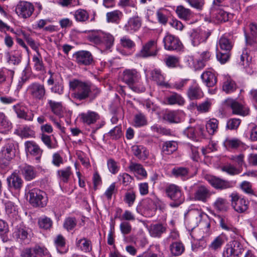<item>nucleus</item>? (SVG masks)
<instances>
[{
  "instance_id": "11",
  "label": "nucleus",
  "mask_w": 257,
  "mask_h": 257,
  "mask_svg": "<svg viewBox=\"0 0 257 257\" xmlns=\"http://www.w3.org/2000/svg\"><path fill=\"white\" fill-rule=\"evenodd\" d=\"M163 43L165 49L167 50L180 51L182 49V44L179 38L171 34L164 37Z\"/></svg>"
},
{
  "instance_id": "22",
  "label": "nucleus",
  "mask_w": 257,
  "mask_h": 257,
  "mask_svg": "<svg viewBox=\"0 0 257 257\" xmlns=\"http://www.w3.org/2000/svg\"><path fill=\"white\" fill-rule=\"evenodd\" d=\"M227 104L232 109L233 114L244 116L248 113V109L245 108L237 101L233 100H228Z\"/></svg>"
},
{
  "instance_id": "8",
  "label": "nucleus",
  "mask_w": 257,
  "mask_h": 257,
  "mask_svg": "<svg viewBox=\"0 0 257 257\" xmlns=\"http://www.w3.org/2000/svg\"><path fill=\"white\" fill-rule=\"evenodd\" d=\"M229 197L231 198L230 202L233 208L238 213H242L247 210L249 202L244 198H242L235 192L232 193Z\"/></svg>"
},
{
  "instance_id": "23",
  "label": "nucleus",
  "mask_w": 257,
  "mask_h": 257,
  "mask_svg": "<svg viewBox=\"0 0 257 257\" xmlns=\"http://www.w3.org/2000/svg\"><path fill=\"white\" fill-rule=\"evenodd\" d=\"M20 172L26 181H31L34 179L37 174L34 167L27 164L21 167Z\"/></svg>"
},
{
  "instance_id": "50",
  "label": "nucleus",
  "mask_w": 257,
  "mask_h": 257,
  "mask_svg": "<svg viewBox=\"0 0 257 257\" xmlns=\"http://www.w3.org/2000/svg\"><path fill=\"white\" fill-rule=\"evenodd\" d=\"M106 137H109L112 140H117L122 136L121 127L120 126H116L111 130L107 134H105Z\"/></svg>"
},
{
  "instance_id": "31",
  "label": "nucleus",
  "mask_w": 257,
  "mask_h": 257,
  "mask_svg": "<svg viewBox=\"0 0 257 257\" xmlns=\"http://www.w3.org/2000/svg\"><path fill=\"white\" fill-rule=\"evenodd\" d=\"M237 88V85L230 77H225L222 85L223 90L227 93L234 91Z\"/></svg>"
},
{
  "instance_id": "58",
  "label": "nucleus",
  "mask_w": 257,
  "mask_h": 257,
  "mask_svg": "<svg viewBox=\"0 0 257 257\" xmlns=\"http://www.w3.org/2000/svg\"><path fill=\"white\" fill-rule=\"evenodd\" d=\"M214 19L216 23L225 22L228 20V14L224 11L220 10L215 14Z\"/></svg>"
},
{
  "instance_id": "5",
  "label": "nucleus",
  "mask_w": 257,
  "mask_h": 257,
  "mask_svg": "<svg viewBox=\"0 0 257 257\" xmlns=\"http://www.w3.org/2000/svg\"><path fill=\"white\" fill-rule=\"evenodd\" d=\"M29 201L34 207H44L47 203L46 194L37 188L30 190L28 192Z\"/></svg>"
},
{
  "instance_id": "29",
  "label": "nucleus",
  "mask_w": 257,
  "mask_h": 257,
  "mask_svg": "<svg viewBox=\"0 0 257 257\" xmlns=\"http://www.w3.org/2000/svg\"><path fill=\"white\" fill-rule=\"evenodd\" d=\"M76 245L80 250L84 252H89L92 250L91 241L85 237L79 239H76Z\"/></svg>"
},
{
  "instance_id": "14",
  "label": "nucleus",
  "mask_w": 257,
  "mask_h": 257,
  "mask_svg": "<svg viewBox=\"0 0 257 257\" xmlns=\"http://www.w3.org/2000/svg\"><path fill=\"white\" fill-rule=\"evenodd\" d=\"M205 179L212 187L217 189L223 190L232 186L230 182L214 176H206Z\"/></svg>"
},
{
  "instance_id": "16",
  "label": "nucleus",
  "mask_w": 257,
  "mask_h": 257,
  "mask_svg": "<svg viewBox=\"0 0 257 257\" xmlns=\"http://www.w3.org/2000/svg\"><path fill=\"white\" fill-rule=\"evenodd\" d=\"M210 190L203 185L199 186L196 189L194 195V199L196 201L206 202L211 196Z\"/></svg>"
},
{
  "instance_id": "39",
  "label": "nucleus",
  "mask_w": 257,
  "mask_h": 257,
  "mask_svg": "<svg viewBox=\"0 0 257 257\" xmlns=\"http://www.w3.org/2000/svg\"><path fill=\"white\" fill-rule=\"evenodd\" d=\"M166 231V227L162 224H156L150 226V233L153 237H160Z\"/></svg>"
},
{
  "instance_id": "6",
  "label": "nucleus",
  "mask_w": 257,
  "mask_h": 257,
  "mask_svg": "<svg viewBox=\"0 0 257 257\" xmlns=\"http://www.w3.org/2000/svg\"><path fill=\"white\" fill-rule=\"evenodd\" d=\"M27 91L30 97L36 100H43L46 95V89L43 84L35 82L30 84Z\"/></svg>"
},
{
  "instance_id": "54",
  "label": "nucleus",
  "mask_w": 257,
  "mask_h": 257,
  "mask_svg": "<svg viewBox=\"0 0 257 257\" xmlns=\"http://www.w3.org/2000/svg\"><path fill=\"white\" fill-rule=\"evenodd\" d=\"M102 36L103 37L102 45H104L107 49L110 48L113 45L114 40L113 36L110 34L103 32Z\"/></svg>"
},
{
  "instance_id": "45",
  "label": "nucleus",
  "mask_w": 257,
  "mask_h": 257,
  "mask_svg": "<svg viewBox=\"0 0 257 257\" xmlns=\"http://www.w3.org/2000/svg\"><path fill=\"white\" fill-rule=\"evenodd\" d=\"M151 77L153 80L159 85H165L164 77L160 70L155 69L151 72Z\"/></svg>"
},
{
  "instance_id": "41",
  "label": "nucleus",
  "mask_w": 257,
  "mask_h": 257,
  "mask_svg": "<svg viewBox=\"0 0 257 257\" xmlns=\"http://www.w3.org/2000/svg\"><path fill=\"white\" fill-rule=\"evenodd\" d=\"M74 16L76 21L79 22H86L89 18V13L86 10L81 9L76 10Z\"/></svg>"
},
{
  "instance_id": "24",
  "label": "nucleus",
  "mask_w": 257,
  "mask_h": 257,
  "mask_svg": "<svg viewBox=\"0 0 257 257\" xmlns=\"http://www.w3.org/2000/svg\"><path fill=\"white\" fill-rule=\"evenodd\" d=\"M200 234L195 235V239L192 243V250L193 251H197L199 249H202L205 247L206 245V241L204 239L205 237L204 233H203L201 231H199Z\"/></svg>"
},
{
  "instance_id": "37",
  "label": "nucleus",
  "mask_w": 257,
  "mask_h": 257,
  "mask_svg": "<svg viewBox=\"0 0 257 257\" xmlns=\"http://www.w3.org/2000/svg\"><path fill=\"white\" fill-rule=\"evenodd\" d=\"M128 169L131 172L141 175L142 177H146L147 173L142 165L140 164L135 163L131 162L130 163Z\"/></svg>"
},
{
  "instance_id": "63",
  "label": "nucleus",
  "mask_w": 257,
  "mask_h": 257,
  "mask_svg": "<svg viewBox=\"0 0 257 257\" xmlns=\"http://www.w3.org/2000/svg\"><path fill=\"white\" fill-rule=\"evenodd\" d=\"M211 104L212 103L210 100H206L198 105L197 111L201 113L208 112Z\"/></svg>"
},
{
  "instance_id": "44",
  "label": "nucleus",
  "mask_w": 257,
  "mask_h": 257,
  "mask_svg": "<svg viewBox=\"0 0 257 257\" xmlns=\"http://www.w3.org/2000/svg\"><path fill=\"white\" fill-rule=\"evenodd\" d=\"M224 243V238L222 235L217 236L209 245V248L212 250H217L221 248Z\"/></svg>"
},
{
  "instance_id": "34",
  "label": "nucleus",
  "mask_w": 257,
  "mask_h": 257,
  "mask_svg": "<svg viewBox=\"0 0 257 257\" xmlns=\"http://www.w3.org/2000/svg\"><path fill=\"white\" fill-rule=\"evenodd\" d=\"M178 148V144L175 141H167L162 146V152L166 155L172 154Z\"/></svg>"
},
{
  "instance_id": "49",
  "label": "nucleus",
  "mask_w": 257,
  "mask_h": 257,
  "mask_svg": "<svg viewBox=\"0 0 257 257\" xmlns=\"http://www.w3.org/2000/svg\"><path fill=\"white\" fill-rule=\"evenodd\" d=\"M33 61L34 62V67L36 70L42 72L44 71L45 67L39 53H38L37 55L33 56Z\"/></svg>"
},
{
  "instance_id": "57",
  "label": "nucleus",
  "mask_w": 257,
  "mask_h": 257,
  "mask_svg": "<svg viewBox=\"0 0 257 257\" xmlns=\"http://www.w3.org/2000/svg\"><path fill=\"white\" fill-rule=\"evenodd\" d=\"M195 131V126H189L184 130V134L190 139L198 141V135L196 134Z\"/></svg>"
},
{
  "instance_id": "33",
  "label": "nucleus",
  "mask_w": 257,
  "mask_h": 257,
  "mask_svg": "<svg viewBox=\"0 0 257 257\" xmlns=\"http://www.w3.org/2000/svg\"><path fill=\"white\" fill-rule=\"evenodd\" d=\"M218 45L221 50L229 52L232 48L233 44L230 40L223 35L220 38Z\"/></svg>"
},
{
  "instance_id": "59",
  "label": "nucleus",
  "mask_w": 257,
  "mask_h": 257,
  "mask_svg": "<svg viewBox=\"0 0 257 257\" xmlns=\"http://www.w3.org/2000/svg\"><path fill=\"white\" fill-rule=\"evenodd\" d=\"M77 223V220L75 217H69L65 219L63 226L67 231H70L74 228Z\"/></svg>"
},
{
  "instance_id": "15",
  "label": "nucleus",
  "mask_w": 257,
  "mask_h": 257,
  "mask_svg": "<svg viewBox=\"0 0 257 257\" xmlns=\"http://www.w3.org/2000/svg\"><path fill=\"white\" fill-rule=\"evenodd\" d=\"M142 26V20L138 16L130 18L124 25L123 30L126 32L133 34L138 31Z\"/></svg>"
},
{
  "instance_id": "17",
  "label": "nucleus",
  "mask_w": 257,
  "mask_h": 257,
  "mask_svg": "<svg viewBox=\"0 0 257 257\" xmlns=\"http://www.w3.org/2000/svg\"><path fill=\"white\" fill-rule=\"evenodd\" d=\"M79 117L82 123L90 125L95 123L100 118L99 115L95 111L88 110L79 114Z\"/></svg>"
},
{
  "instance_id": "28",
  "label": "nucleus",
  "mask_w": 257,
  "mask_h": 257,
  "mask_svg": "<svg viewBox=\"0 0 257 257\" xmlns=\"http://www.w3.org/2000/svg\"><path fill=\"white\" fill-rule=\"evenodd\" d=\"M169 248L171 254L175 256L181 255L185 250L183 244L180 241H175L171 242Z\"/></svg>"
},
{
  "instance_id": "21",
  "label": "nucleus",
  "mask_w": 257,
  "mask_h": 257,
  "mask_svg": "<svg viewBox=\"0 0 257 257\" xmlns=\"http://www.w3.org/2000/svg\"><path fill=\"white\" fill-rule=\"evenodd\" d=\"M163 103L167 105H183L185 103L184 98L179 94L173 92L171 95L165 97Z\"/></svg>"
},
{
  "instance_id": "62",
  "label": "nucleus",
  "mask_w": 257,
  "mask_h": 257,
  "mask_svg": "<svg viewBox=\"0 0 257 257\" xmlns=\"http://www.w3.org/2000/svg\"><path fill=\"white\" fill-rule=\"evenodd\" d=\"M41 139L43 143L49 149H54L57 147V145L52 142L51 137L45 134H42Z\"/></svg>"
},
{
  "instance_id": "18",
  "label": "nucleus",
  "mask_w": 257,
  "mask_h": 257,
  "mask_svg": "<svg viewBox=\"0 0 257 257\" xmlns=\"http://www.w3.org/2000/svg\"><path fill=\"white\" fill-rule=\"evenodd\" d=\"M9 187L16 191H20L23 184L22 179L17 173H13L7 179Z\"/></svg>"
},
{
  "instance_id": "27",
  "label": "nucleus",
  "mask_w": 257,
  "mask_h": 257,
  "mask_svg": "<svg viewBox=\"0 0 257 257\" xmlns=\"http://www.w3.org/2000/svg\"><path fill=\"white\" fill-rule=\"evenodd\" d=\"M134 155L140 160H146L149 154V151L143 146L136 145L132 147Z\"/></svg>"
},
{
  "instance_id": "60",
  "label": "nucleus",
  "mask_w": 257,
  "mask_h": 257,
  "mask_svg": "<svg viewBox=\"0 0 257 257\" xmlns=\"http://www.w3.org/2000/svg\"><path fill=\"white\" fill-rule=\"evenodd\" d=\"M38 224L40 227L48 229L52 227V221L50 218L44 217L39 219Z\"/></svg>"
},
{
  "instance_id": "42",
  "label": "nucleus",
  "mask_w": 257,
  "mask_h": 257,
  "mask_svg": "<svg viewBox=\"0 0 257 257\" xmlns=\"http://www.w3.org/2000/svg\"><path fill=\"white\" fill-rule=\"evenodd\" d=\"M218 121L215 118H211L207 121L206 128L209 135H213L218 129Z\"/></svg>"
},
{
  "instance_id": "36",
  "label": "nucleus",
  "mask_w": 257,
  "mask_h": 257,
  "mask_svg": "<svg viewBox=\"0 0 257 257\" xmlns=\"http://www.w3.org/2000/svg\"><path fill=\"white\" fill-rule=\"evenodd\" d=\"M122 13L119 10H115L106 13V20L108 23H118L121 17Z\"/></svg>"
},
{
  "instance_id": "64",
  "label": "nucleus",
  "mask_w": 257,
  "mask_h": 257,
  "mask_svg": "<svg viewBox=\"0 0 257 257\" xmlns=\"http://www.w3.org/2000/svg\"><path fill=\"white\" fill-rule=\"evenodd\" d=\"M232 246H228L226 248L225 251L224 252V255L226 257H239V254L240 251L238 250Z\"/></svg>"
},
{
  "instance_id": "9",
  "label": "nucleus",
  "mask_w": 257,
  "mask_h": 257,
  "mask_svg": "<svg viewBox=\"0 0 257 257\" xmlns=\"http://www.w3.org/2000/svg\"><path fill=\"white\" fill-rule=\"evenodd\" d=\"M158 51L157 41L152 40L143 46L142 49L137 54V56L140 58L155 56L157 55Z\"/></svg>"
},
{
  "instance_id": "46",
  "label": "nucleus",
  "mask_w": 257,
  "mask_h": 257,
  "mask_svg": "<svg viewBox=\"0 0 257 257\" xmlns=\"http://www.w3.org/2000/svg\"><path fill=\"white\" fill-rule=\"evenodd\" d=\"M11 128V123L8 121L4 113L0 112V132L4 133Z\"/></svg>"
},
{
  "instance_id": "40",
  "label": "nucleus",
  "mask_w": 257,
  "mask_h": 257,
  "mask_svg": "<svg viewBox=\"0 0 257 257\" xmlns=\"http://www.w3.org/2000/svg\"><path fill=\"white\" fill-rule=\"evenodd\" d=\"M71 169L70 167L59 170L57 171L59 179L64 183H67L72 175Z\"/></svg>"
},
{
  "instance_id": "4",
  "label": "nucleus",
  "mask_w": 257,
  "mask_h": 257,
  "mask_svg": "<svg viewBox=\"0 0 257 257\" xmlns=\"http://www.w3.org/2000/svg\"><path fill=\"white\" fill-rule=\"evenodd\" d=\"M165 193L173 202L170 203L172 207H177L183 203L185 197L181 187L174 184H168L165 188Z\"/></svg>"
},
{
  "instance_id": "7",
  "label": "nucleus",
  "mask_w": 257,
  "mask_h": 257,
  "mask_svg": "<svg viewBox=\"0 0 257 257\" xmlns=\"http://www.w3.org/2000/svg\"><path fill=\"white\" fill-rule=\"evenodd\" d=\"M50 75V77L47 80L48 85H52L50 88L51 92L61 95L64 93V83L62 78L59 74L52 73L51 71H49Z\"/></svg>"
},
{
  "instance_id": "53",
  "label": "nucleus",
  "mask_w": 257,
  "mask_h": 257,
  "mask_svg": "<svg viewBox=\"0 0 257 257\" xmlns=\"http://www.w3.org/2000/svg\"><path fill=\"white\" fill-rule=\"evenodd\" d=\"M194 216L197 219V223H198V222L201 223L202 224L205 223V229H206V231H207L209 228L210 227V223L208 221H202V219L205 220V218H207V215L206 214L197 210L195 211Z\"/></svg>"
},
{
  "instance_id": "19",
  "label": "nucleus",
  "mask_w": 257,
  "mask_h": 257,
  "mask_svg": "<svg viewBox=\"0 0 257 257\" xmlns=\"http://www.w3.org/2000/svg\"><path fill=\"white\" fill-rule=\"evenodd\" d=\"M187 95L190 100H196L203 97L204 93L199 84L195 82L189 86Z\"/></svg>"
},
{
  "instance_id": "25",
  "label": "nucleus",
  "mask_w": 257,
  "mask_h": 257,
  "mask_svg": "<svg viewBox=\"0 0 257 257\" xmlns=\"http://www.w3.org/2000/svg\"><path fill=\"white\" fill-rule=\"evenodd\" d=\"M54 242L58 252L62 254L67 252L68 247L66 246L65 238L61 234L58 235Z\"/></svg>"
},
{
  "instance_id": "56",
  "label": "nucleus",
  "mask_w": 257,
  "mask_h": 257,
  "mask_svg": "<svg viewBox=\"0 0 257 257\" xmlns=\"http://www.w3.org/2000/svg\"><path fill=\"white\" fill-rule=\"evenodd\" d=\"M221 170L230 175H237L241 172L240 169L234 167L230 164L223 166L221 168Z\"/></svg>"
},
{
  "instance_id": "30",
  "label": "nucleus",
  "mask_w": 257,
  "mask_h": 257,
  "mask_svg": "<svg viewBox=\"0 0 257 257\" xmlns=\"http://www.w3.org/2000/svg\"><path fill=\"white\" fill-rule=\"evenodd\" d=\"M47 104L49 109L54 114L57 115L61 114L63 111V106L61 102L48 99Z\"/></svg>"
},
{
  "instance_id": "47",
  "label": "nucleus",
  "mask_w": 257,
  "mask_h": 257,
  "mask_svg": "<svg viewBox=\"0 0 257 257\" xmlns=\"http://www.w3.org/2000/svg\"><path fill=\"white\" fill-rule=\"evenodd\" d=\"M136 199V192L133 190H128L124 194L123 201L129 207H131L134 204Z\"/></svg>"
},
{
  "instance_id": "38",
  "label": "nucleus",
  "mask_w": 257,
  "mask_h": 257,
  "mask_svg": "<svg viewBox=\"0 0 257 257\" xmlns=\"http://www.w3.org/2000/svg\"><path fill=\"white\" fill-rule=\"evenodd\" d=\"M176 13L179 18L185 20H189L191 17L190 10L184 8L182 6H179L177 7Z\"/></svg>"
},
{
  "instance_id": "1",
  "label": "nucleus",
  "mask_w": 257,
  "mask_h": 257,
  "mask_svg": "<svg viewBox=\"0 0 257 257\" xmlns=\"http://www.w3.org/2000/svg\"><path fill=\"white\" fill-rule=\"evenodd\" d=\"M70 90L72 92L71 96L79 101L89 99H94L100 93V89L93 85L89 81H83L78 79H73L69 82Z\"/></svg>"
},
{
  "instance_id": "13",
  "label": "nucleus",
  "mask_w": 257,
  "mask_h": 257,
  "mask_svg": "<svg viewBox=\"0 0 257 257\" xmlns=\"http://www.w3.org/2000/svg\"><path fill=\"white\" fill-rule=\"evenodd\" d=\"M25 151L27 155H30L35 157L36 160L39 162L43 150L41 149L39 145L34 141H27L25 143Z\"/></svg>"
},
{
  "instance_id": "48",
  "label": "nucleus",
  "mask_w": 257,
  "mask_h": 257,
  "mask_svg": "<svg viewBox=\"0 0 257 257\" xmlns=\"http://www.w3.org/2000/svg\"><path fill=\"white\" fill-rule=\"evenodd\" d=\"M214 207L219 211H226L228 208V202L225 199L219 197L214 203Z\"/></svg>"
},
{
  "instance_id": "26",
  "label": "nucleus",
  "mask_w": 257,
  "mask_h": 257,
  "mask_svg": "<svg viewBox=\"0 0 257 257\" xmlns=\"http://www.w3.org/2000/svg\"><path fill=\"white\" fill-rule=\"evenodd\" d=\"M13 236L19 241H22L28 239L30 235L28 229L26 227L20 226L16 228Z\"/></svg>"
},
{
  "instance_id": "2",
  "label": "nucleus",
  "mask_w": 257,
  "mask_h": 257,
  "mask_svg": "<svg viewBox=\"0 0 257 257\" xmlns=\"http://www.w3.org/2000/svg\"><path fill=\"white\" fill-rule=\"evenodd\" d=\"M19 148L18 143L11 139H8L5 146L0 152V168L4 169L10 164L15 157L16 150Z\"/></svg>"
},
{
  "instance_id": "10",
  "label": "nucleus",
  "mask_w": 257,
  "mask_h": 257,
  "mask_svg": "<svg viewBox=\"0 0 257 257\" xmlns=\"http://www.w3.org/2000/svg\"><path fill=\"white\" fill-rule=\"evenodd\" d=\"M34 8L33 5L28 2L21 1L17 5L15 12L20 17L24 19L29 18L33 13Z\"/></svg>"
},
{
  "instance_id": "55",
  "label": "nucleus",
  "mask_w": 257,
  "mask_h": 257,
  "mask_svg": "<svg viewBox=\"0 0 257 257\" xmlns=\"http://www.w3.org/2000/svg\"><path fill=\"white\" fill-rule=\"evenodd\" d=\"M120 44L122 47L127 49H132L136 47L135 43L126 36L121 38Z\"/></svg>"
},
{
  "instance_id": "61",
  "label": "nucleus",
  "mask_w": 257,
  "mask_h": 257,
  "mask_svg": "<svg viewBox=\"0 0 257 257\" xmlns=\"http://www.w3.org/2000/svg\"><path fill=\"white\" fill-rule=\"evenodd\" d=\"M20 136L24 138H33L35 137V132L30 127L24 126L20 129Z\"/></svg>"
},
{
  "instance_id": "12",
  "label": "nucleus",
  "mask_w": 257,
  "mask_h": 257,
  "mask_svg": "<svg viewBox=\"0 0 257 257\" xmlns=\"http://www.w3.org/2000/svg\"><path fill=\"white\" fill-rule=\"evenodd\" d=\"M73 56L75 61L79 65H90L93 62V56L88 51L82 50L76 52Z\"/></svg>"
},
{
  "instance_id": "52",
  "label": "nucleus",
  "mask_w": 257,
  "mask_h": 257,
  "mask_svg": "<svg viewBox=\"0 0 257 257\" xmlns=\"http://www.w3.org/2000/svg\"><path fill=\"white\" fill-rule=\"evenodd\" d=\"M33 248L36 257H51L48 250L45 247L36 245Z\"/></svg>"
},
{
  "instance_id": "35",
  "label": "nucleus",
  "mask_w": 257,
  "mask_h": 257,
  "mask_svg": "<svg viewBox=\"0 0 257 257\" xmlns=\"http://www.w3.org/2000/svg\"><path fill=\"white\" fill-rule=\"evenodd\" d=\"M223 144L227 149H236L242 145V143L238 139L227 138L224 141Z\"/></svg>"
},
{
  "instance_id": "20",
  "label": "nucleus",
  "mask_w": 257,
  "mask_h": 257,
  "mask_svg": "<svg viewBox=\"0 0 257 257\" xmlns=\"http://www.w3.org/2000/svg\"><path fill=\"white\" fill-rule=\"evenodd\" d=\"M201 78L207 87H213L217 83V77L212 70L209 69L204 71L202 74Z\"/></svg>"
},
{
  "instance_id": "3",
  "label": "nucleus",
  "mask_w": 257,
  "mask_h": 257,
  "mask_svg": "<svg viewBox=\"0 0 257 257\" xmlns=\"http://www.w3.org/2000/svg\"><path fill=\"white\" fill-rule=\"evenodd\" d=\"M122 80L137 92H143L146 90L141 83V77L136 70H125L123 72Z\"/></svg>"
},
{
  "instance_id": "51",
  "label": "nucleus",
  "mask_w": 257,
  "mask_h": 257,
  "mask_svg": "<svg viewBox=\"0 0 257 257\" xmlns=\"http://www.w3.org/2000/svg\"><path fill=\"white\" fill-rule=\"evenodd\" d=\"M172 173L176 177H187L188 175L189 170L185 167H176L172 170Z\"/></svg>"
},
{
  "instance_id": "43",
  "label": "nucleus",
  "mask_w": 257,
  "mask_h": 257,
  "mask_svg": "<svg viewBox=\"0 0 257 257\" xmlns=\"http://www.w3.org/2000/svg\"><path fill=\"white\" fill-rule=\"evenodd\" d=\"M134 123L136 127L143 126L147 124V119L144 114L138 113L134 117Z\"/></svg>"
},
{
  "instance_id": "32",
  "label": "nucleus",
  "mask_w": 257,
  "mask_h": 257,
  "mask_svg": "<svg viewBox=\"0 0 257 257\" xmlns=\"http://www.w3.org/2000/svg\"><path fill=\"white\" fill-rule=\"evenodd\" d=\"M163 118L170 123H178L180 121L179 111L178 110L167 111L165 113Z\"/></svg>"
}]
</instances>
